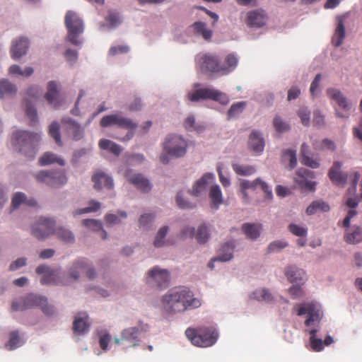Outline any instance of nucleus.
<instances>
[{
	"label": "nucleus",
	"instance_id": "nucleus-1",
	"mask_svg": "<svg viewBox=\"0 0 362 362\" xmlns=\"http://www.w3.org/2000/svg\"><path fill=\"white\" fill-rule=\"evenodd\" d=\"M201 305V300L194 297L192 291L187 288L171 289L161 298L162 308L169 314L184 313Z\"/></svg>",
	"mask_w": 362,
	"mask_h": 362
},
{
	"label": "nucleus",
	"instance_id": "nucleus-2",
	"mask_svg": "<svg viewBox=\"0 0 362 362\" xmlns=\"http://www.w3.org/2000/svg\"><path fill=\"white\" fill-rule=\"evenodd\" d=\"M40 140L39 134L27 131L17 130L12 135V144L16 150L24 154L30 160L35 158L36 147Z\"/></svg>",
	"mask_w": 362,
	"mask_h": 362
},
{
	"label": "nucleus",
	"instance_id": "nucleus-3",
	"mask_svg": "<svg viewBox=\"0 0 362 362\" xmlns=\"http://www.w3.org/2000/svg\"><path fill=\"white\" fill-rule=\"evenodd\" d=\"M187 338L192 344L200 347L214 345L218 339V333L212 327H201L197 329L188 327L185 331Z\"/></svg>",
	"mask_w": 362,
	"mask_h": 362
},
{
	"label": "nucleus",
	"instance_id": "nucleus-4",
	"mask_svg": "<svg viewBox=\"0 0 362 362\" xmlns=\"http://www.w3.org/2000/svg\"><path fill=\"white\" fill-rule=\"evenodd\" d=\"M100 125L102 127L117 126V127L127 129V134L121 139L123 141L132 139L134 134V130L137 127L136 122L128 117L122 116L121 114H112L103 117L100 121Z\"/></svg>",
	"mask_w": 362,
	"mask_h": 362
},
{
	"label": "nucleus",
	"instance_id": "nucleus-5",
	"mask_svg": "<svg viewBox=\"0 0 362 362\" xmlns=\"http://www.w3.org/2000/svg\"><path fill=\"white\" fill-rule=\"evenodd\" d=\"M64 23L68 30L66 40L74 45H80L81 40L79 35L84 29L82 20L75 12L69 11L66 13Z\"/></svg>",
	"mask_w": 362,
	"mask_h": 362
},
{
	"label": "nucleus",
	"instance_id": "nucleus-6",
	"mask_svg": "<svg viewBox=\"0 0 362 362\" xmlns=\"http://www.w3.org/2000/svg\"><path fill=\"white\" fill-rule=\"evenodd\" d=\"M187 98L192 102H197L200 100H211L219 102L221 104H226L228 102L226 94L210 87L199 88L193 92H189Z\"/></svg>",
	"mask_w": 362,
	"mask_h": 362
},
{
	"label": "nucleus",
	"instance_id": "nucleus-7",
	"mask_svg": "<svg viewBox=\"0 0 362 362\" xmlns=\"http://www.w3.org/2000/svg\"><path fill=\"white\" fill-rule=\"evenodd\" d=\"M197 67L202 73L221 74V62L218 57L211 53H199L195 58Z\"/></svg>",
	"mask_w": 362,
	"mask_h": 362
},
{
	"label": "nucleus",
	"instance_id": "nucleus-8",
	"mask_svg": "<svg viewBox=\"0 0 362 362\" xmlns=\"http://www.w3.org/2000/svg\"><path fill=\"white\" fill-rule=\"evenodd\" d=\"M187 142L178 135H169L163 143L164 151L170 156L180 158L187 152Z\"/></svg>",
	"mask_w": 362,
	"mask_h": 362
},
{
	"label": "nucleus",
	"instance_id": "nucleus-9",
	"mask_svg": "<svg viewBox=\"0 0 362 362\" xmlns=\"http://www.w3.org/2000/svg\"><path fill=\"white\" fill-rule=\"evenodd\" d=\"M327 96L344 110V113L339 112L336 109V115L338 117L347 119L349 117L351 109V104L347 98L338 89L329 88L327 90Z\"/></svg>",
	"mask_w": 362,
	"mask_h": 362
},
{
	"label": "nucleus",
	"instance_id": "nucleus-10",
	"mask_svg": "<svg viewBox=\"0 0 362 362\" xmlns=\"http://www.w3.org/2000/svg\"><path fill=\"white\" fill-rule=\"evenodd\" d=\"M35 179L39 182H43L52 187H60L67 182L65 173L60 171L42 170L35 175Z\"/></svg>",
	"mask_w": 362,
	"mask_h": 362
},
{
	"label": "nucleus",
	"instance_id": "nucleus-11",
	"mask_svg": "<svg viewBox=\"0 0 362 362\" xmlns=\"http://www.w3.org/2000/svg\"><path fill=\"white\" fill-rule=\"evenodd\" d=\"M54 221L48 218L40 217L32 227V235L38 240H43L54 233Z\"/></svg>",
	"mask_w": 362,
	"mask_h": 362
},
{
	"label": "nucleus",
	"instance_id": "nucleus-12",
	"mask_svg": "<svg viewBox=\"0 0 362 362\" xmlns=\"http://www.w3.org/2000/svg\"><path fill=\"white\" fill-rule=\"evenodd\" d=\"M170 282V274L166 269L154 267L148 272L146 283L160 289L166 288Z\"/></svg>",
	"mask_w": 362,
	"mask_h": 362
},
{
	"label": "nucleus",
	"instance_id": "nucleus-13",
	"mask_svg": "<svg viewBox=\"0 0 362 362\" xmlns=\"http://www.w3.org/2000/svg\"><path fill=\"white\" fill-rule=\"evenodd\" d=\"M297 315L299 316L307 315V319L305 321L307 327L319 325L321 320L320 309L312 303H305L303 306L298 305Z\"/></svg>",
	"mask_w": 362,
	"mask_h": 362
},
{
	"label": "nucleus",
	"instance_id": "nucleus-14",
	"mask_svg": "<svg viewBox=\"0 0 362 362\" xmlns=\"http://www.w3.org/2000/svg\"><path fill=\"white\" fill-rule=\"evenodd\" d=\"M141 329L139 327H129L122 332L121 338H115L116 344H123L125 348L134 347L139 343V334Z\"/></svg>",
	"mask_w": 362,
	"mask_h": 362
},
{
	"label": "nucleus",
	"instance_id": "nucleus-15",
	"mask_svg": "<svg viewBox=\"0 0 362 362\" xmlns=\"http://www.w3.org/2000/svg\"><path fill=\"white\" fill-rule=\"evenodd\" d=\"M315 177V173L308 169L300 168L296 173V182L302 188L309 191H314L315 182L312 180Z\"/></svg>",
	"mask_w": 362,
	"mask_h": 362
},
{
	"label": "nucleus",
	"instance_id": "nucleus-16",
	"mask_svg": "<svg viewBox=\"0 0 362 362\" xmlns=\"http://www.w3.org/2000/svg\"><path fill=\"white\" fill-rule=\"evenodd\" d=\"M180 235L181 238L194 237L197 242L202 244L205 243L209 238V230L205 224H202L198 227L197 233H195L194 228L186 226L182 230Z\"/></svg>",
	"mask_w": 362,
	"mask_h": 362
},
{
	"label": "nucleus",
	"instance_id": "nucleus-17",
	"mask_svg": "<svg viewBox=\"0 0 362 362\" xmlns=\"http://www.w3.org/2000/svg\"><path fill=\"white\" fill-rule=\"evenodd\" d=\"M86 272L87 276L92 279L95 276V272L93 268H88V264L85 259H79L75 261L69 269V276L74 280H77L81 272Z\"/></svg>",
	"mask_w": 362,
	"mask_h": 362
},
{
	"label": "nucleus",
	"instance_id": "nucleus-18",
	"mask_svg": "<svg viewBox=\"0 0 362 362\" xmlns=\"http://www.w3.org/2000/svg\"><path fill=\"white\" fill-rule=\"evenodd\" d=\"M36 273L42 274L40 283L46 284H57L59 283V272L52 269L47 265L41 264L36 268Z\"/></svg>",
	"mask_w": 362,
	"mask_h": 362
},
{
	"label": "nucleus",
	"instance_id": "nucleus-19",
	"mask_svg": "<svg viewBox=\"0 0 362 362\" xmlns=\"http://www.w3.org/2000/svg\"><path fill=\"white\" fill-rule=\"evenodd\" d=\"M37 302H40L39 296L29 294L18 300L13 301L11 305V309L13 311H23L35 307Z\"/></svg>",
	"mask_w": 362,
	"mask_h": 362
},
{
	"label": "nucleus",
	"instance_id": "nucleus-20",
	"mask_svg": "<svg viewBox=\"0 0 362 362\" xmlns=\"http://www.w3.org/2000/svg\"><path fill=\"white\" fill-rule=\"evenodd\" d=\"M92 181L94 183V187L96 189L105 188L111 189L113 188L114 183L111 177L101 170H97L92 177Z\"/></svg>",
	"mask_w": 362,
	"mask_h": 362
},
{
	"label": "nucleus",
	"instance_id": "nucleus-21",
	"mask_svg": "<svg viewBox=\"0 0 362 362\" xmlns=\"http://www.w3.org/2000/svg\"><path fill=\"white\" fill-rule=\"evenodd\" d=\"M240 187L241 189H255L257 187H260L261 189L264 192L265 197L268 199H272V192L271 189L269 188L267 183H266L264 181H263L260 178H257L256 180L250 182L248 180L243 181L240 183Z\"/></svg>",
	"mask_w": 362,
	"mask_h": 362
},
{
	"label": "nucleus",
	"instance_id": "nucleus-22",
	"mask_svg": "<svg viewBox=\"0 0 362 362\" xmlns=\"http://www.w3.org/2000/svg\"><path fill=\"white\" fill-rule=\"evenodd\" d=\"M62 122L66 125V129L71 132L74 140L78 141L83 138L84 129L77 122L71 118L64 117Z\"/></svg>",
	"mask_w": 362,
	"mask_h": 362
},
{
	"label": "nucleus",
	"instance_id": "nucleus-23",
	"mask_svg": "<svg viewBox=\"0 0 362 362\" xmlns=\"http://www.w3.org/2000/svg\"><path fill=\"white\" fill-rule=\"evenodd\" d=\"M267 17L263 11H252L247 13L246 23L249 27L260 28L266 24Z\"/></svg>",
	"mask_w": 362,
	"mask_h": 362
},
{
	"label": "nucleus",
	"instance_id": "nucleus-24",
	"mask_svg": "<svg viewBox=\"0 0 362 362\" xmlns=\"http://www.w3.org/2000/svg\"><path fill=\"white\" fill-rule=\"evenodd\" d=\"M310 152L308 144L303 143L300 148V162L303 165L311 168H317L320 166V160L310 156Z\"/></svg>",
	"mask_w": 362,
	"mask_h": 362
},
{
	"label": "nucleus",
	"instance_id": "nucleus-25",
	"mask_svg": "<svg viewBox=\"0 0 362 362\" xmlns=\"http://www.w3.org/2000/svg\"><path fill=\"white\" fill-rule=\"evenodd\" d=\"M28 48V40L26 38L21 37L13 42L11 48V57L17 59L26 54Z\"/></svg>",
	"mask_w": 362,
	"mask_h": 362
},
{
	"label": "nucleus",
	"instance_id": "nucleus-26",
	"mask_svg": "<svg viewBox=\"0 0 362 362\" xmlns=\"http://www.w3.org/2000/svg\"><path fill=\"white\" fill-rule=\"evenodd\" d=\"M46 100L54 107L57 108L60 105L59 93L57 84L55 81H49L47 86V91L45 95Z\"/></svg>",
	"mask_w": 362,
	"mask_h": 362
},
{
	"label": "nucleus",
	"instance_id": "nucleus-27",
	"mask_svg": "<svg viewBox=\"0 0 362 362\" xmlns=\"http://www.w3.org/2000/svg\"><path fill=\"white\" fill-rule=\"evenodd\" d=\"M129 182L134 185L138 189L148 192L151 189V185L149 181L145 178L141 174H134L132 175H126Z\"/></svg>",
	"mask_w": 362,
	"mask_h": 362
},
{
	"label": "nucleus",
	"instance_id": "nucleus-28",
	"mask_svg": "<svg viewBox=\"0 0 362 362\" xmlns=\"http://www.w3.org/2000/svg\"><path fill=\"white\" fill-rule=\"evenodd\" d=\"M90 323L88 317L86 314L83 316H76L73 322V331L76 334H84L88 332Z\"/></svg>",
	"mask_w": 362,
	"mask_h": 362
},
{
	"label": "nucleus",
	"instance_id": "nucleus-29",
	"mask_svg": "<svg viewBox=\"0 0 362 362\" xmlns=\"http://www.w3.org/2000/svg\"><path fill=\"white\" fill-rule=\"evenodd\" d=\"M214 179V177L213 174H204L193 186L192 194L197 197L200 195L202 192L206 190L207 185L211 183Z\"/></svg>",
	"mask_w": 362,
	"mask_h": 362
},
{
	"label": "nucleus",
	"instance_id": "nucleus-30",
	"mask_svg": "<svg viewBox=\"0 0 362 362\" xmlns=\"http://www.w3.org/2000/svg\"><path fill=\"white\" fill-rule=\"evenodd\" d=\"M345 35L346 32L344 23V18L342 17H338L337 26L335 29L334 34L332 37V44L335 47H339L343 43Z\"/></svg>",
	"mask_w": 362,
	"mask_h": 362
},
{
	"label": "nucleus",
	"instance_id": "nucleus-31",
	"mask_svg": "<svg viewBox=\"0 0 362 362\" xmlns=\"http://www.w3.org/2000/svg\"><path fill=\"white\" fill-rule=\"evenodd\" d=\"M285 275L291 283H298L303 280L305 272L292 265L286 268Z\"/></svg>",
	"mask_w": 362,
	"mask_h": 362
},
{
	"label": "nucleus",
	"instance_id": "nucleus-32",
	"mask_svg": "<svg viewBox=\"0 0 362 362\" xmlns=\"http://www.w3.org/2000/svg\"><path fill=\"white\" fill-rule=\"evenodd\" d=\"M250 298L257 301L272 303L274 300L272 293L267 288H260L256 289L250 295Z\"/></svg>",
	"mask_w": 362,
	"mask_h": 362
},
{
	"label": "nucleus",
	"instance_id": "nucleus-33",
	"mask_svg": "<svg viewBox=\"0 0 362 362\" xmlns=\"http://www.w3.org/2000/svg\"><path fill=\"white\" fill-rule=\"evenodd\" d=\"M249 146L253 151L256 153H260L264 150V139L259 136L258 132H253L250 134L249 139Z\"/></svg>",
	"mask_w": 362,
	"mask_h": 362
},
{
	"label": "nucleus",
	"instance_id": "nucleus-34",
	"mask_svg": "<svg viewBox=\"0 0 362 362\" xmlns=\"http://www.w3.org/2000/svg\"><path fill=\"white\" fill-rule=\"evenodd\" d=\"M194 35L202 36L204 40H209L212 37V31L206 28L205 23L197 21L192 25Z\"/></svg>",
	"mask_w": 362,
	"mask_h": 362
},
{
	"label": "nucleus",
	"instance_id": "nucleus-35",
	"mask_svg": "<svg viewBox=\"0 0 362 362\" xmlns=\"http://www.w3.org/2000/svg\"><path fill=\"white\" fill-rule=\"evenodd\" d=\"M261 229V224L247 223L242 226V230L247 238L252 240H255L260 235Z\"/></svg>",
	"mask_w": 362,
	"mask_h": 362
},
{
	"label": "nucleus",
	"instance_id": "nucleus-36",
	"mask_svg": "<svg viewBox=\"0 0 362 362\" xmlns=\"http://www.w3.org/2000/svg\"><path fill=\"white\" fill-rule=\"evenodd\" d=\"M330 209L329 204L322 200L313 201L307 208L308 215H313L317 212H327Z\"/></svg>",
	"mask_w": 362,
	"mask_h": 362
},
{
	"label": "nucleus",
	"instance_id": "nucleus-37",
	"mask_svg": "<svg viewBox=\"0 0 362 362\" xmlns=\"http://www.w3.org/2000/svg\"><path fill=\"white\" fill-rule=\"evenodd\" d=\"M238 65V59L233 54H229L225 59V62L221 64V74L226 75L233 71Z\"/></svg>",
	"mask_w": 362,
	"mask_h": 362
},
{
	"label": "nucleus",
	"instance_id": "nucleus-38",
	"mask_svg": "<svg viewBox=\"0 0 362 362\" xmlns=\"http://www.w3.org/2000/svg\"><path fill=\"white\" fill-rule=\"evenodd\" d=\"M55 163L62 166L65 165V161L63 158L49 152L44 153L39 159V164L40 165H47Z\"/></svg>",
	"mask_w": 362,
	"mask_h": 362
},
{
	"label": "nucleus",
	"instance_id": "nucleus-39",
	"mask_svg": "<svg viewBox=\"0 0 362 362\" xmlns=\"http://www.w3.org/2000/svg\"><path fill=\"white\" fill-rule=\"evenodd\" d=\"M234 248L235 245L233 242H228L223 245L219 250L218 259L221 262H226L231 259Z\"/></svg>",
	"mask_w": 362,
	"mask_h": 362
},
{
	"label": "nucleus",
	"instance_id": "nucleus-40",
	"mask_svg": "<svg viewBox=\"0 0 362 362\" xmlns=\"http://www.w3.org/2000/svg\"><path fill=\"white\" fill-rule=\"evenodd\" d=\"M17 91L15 85L12 84L7 79H2L0 81V98H2L5 96H11Z\"/></svg>",
	"mask_w": 362,
	"mask_h": 362
},
{
	"label": "nucleus",
	"instance_id": "nucleus-41",
	"mask_svg": "<svg viewBox=\"0 0 362 362\" xmlns=\"http://www.w3.org/2000/svg\"><path fill=\"white\" fill-rule=\"evenodd\" d=\"M319 329L315 328L311 329L309 331L310 334V345L313 351L319 352L323 350L324 349V343L321 339H318L316 337V333L318 332Z\"/></svg>",
	"mask_w": 362,
	"mask_h": 362
},
{
	"label": "nucleus",
	"instance_id": "nucleus-42",
	"mask_svg": "<svg viewBox=\"0 0 362 362\" xmlns=\"http://www.w3.org/2000/svg\"><path fill=\"white\" fill-rule=\"evenodd\" d=\"M344 240L349 244H356L362 240V228L354 226L351 233H346L344 235Z\"/></svg>",
	"mask_w": 362,
	"mask_h": 362
},
{
	"label": "nucleus",
	"instance_id": "nucleus-43",
	"mask_svg": "<svg viewBox=\"0 0 362 362\" xmlns=\"http://www.w3.org/2000/svg\"><path fill=\"white\" fill-rule=\"evenodd\" d=\"M82 223L88 228L95 231H100V236L103 239H105L107 238V233L103 229V225L100 221L95 219H83L82 221Z\"/></svg>",
	"mask_w": 362,
	"mask_h": 362
},
{
	"label": "nucleus",
	"instance_id": "nucleus-44",
	"mask_svg": "<svg viewBox=\"0 0 362 362\" xmlns=\"http://www.w3.org/2000/svg\"><path fill=\"white\" fill-rule=\"evenodd\" d=\"M98 145L101 149L109 150L117 156L119 155L122 150L119 145L108 139L100 140Z\"/></svg>",
	"mask_w": 362,
	"mask_h": 362
},
{
	"label": "nucleus",
	"instance_id": "nucleus-45",
	"mask_svg": "<svg viewBox=\"0 0 362 362\" xmlns=\"http://www.w3.org/2000/svg\"><path fill=\"white\" fill-rule=\"evenodd\" d=\"M54 234L61 240L70 243L74 241V235L71 231L63 228L59 227L54 230Z\"/></svg>",
	"mask_w": 362,
	"mask_h": 362
},
{
	"label": "nucleus",
	"instance_id": "nucleus-46",
	"mask_svg": "<svg viewBox=\"0 0 362 362\" xmlns=\"http://www.w3.org/2000/svg\"><path fill=\"white\" fill-rule=\"evenodd\" d=\"M23 344L18 331H13L9 334V340L5 344L7 350H13Z\"/></svg>",
	"mask_w": 362,
	"mask_h": 362
},
{
	"label": "nucleus",
	"instance_id": "nucleus-47",
	"mask_svg": "<svg viewBox=\"0 0 362 362\" xmlns=\"http://www.w3.org/2000/svg\"><path fill=\"white\" fill-rule=\"evenodd\" d=\"M209 197L212 202V205L214 206L216 209H218V206L222 204V193L218 185H214L211 187L209 192Z\"/></svg>",
	"mask_w": 362,
	"mask_h": 362
},
{
	"label": "nucleus",
	"instance_id": "nucleus-48",
	"mask_svg": "<svg viewBox=\"0 0 362 362\" xmlns=\"http://www.w3.org/2000/svg\"><path fill=\"white\" fill-rule=\"evenodd\" d=\"M26 203L29 206H35V202L34 200L26 201L25 194L22 192H17L12 198L11 205L13 209H17L21 204Z\"/></svg>",
	"mask_w": 362,
	"mask_h": 362
},
{
	"label": "nucleus",
	"instance_id": "nucleus-49",
	"mask_svg": "<svg viewBox=\"0 0 362 362\" xmlns=\"http://www.w3.org/2000/svg\"><path fill=\"white\" fill-rule=\"evenodd\" d=\"M168 226H163L159 229L153 242V245L156 247H162L167 245V242L165 238L168 233Z\"/></svg>",
	"mask_w": 362,
	"mask_h": 362
},
{
	"label": "nucleus",
	"instance_id": "nucleus-50",
	"mask_svg": "<svg viewBox=\"0 0 362 362\" xmlns=\"http://www.w3.org/2000/svg\"><path fill=\"white\" fill-rule=\"evenodd\" d=\"M184 127L188 131H195L200 132L204 129V126L196 123L193 115H189L184 122Z\"/></svg>",
	"mask_w": 362,
	"mask_h": 362
},
{
	"label": "nucleus",
	"instance_id": "nucleus-51",
	"mask_svg": "<svg viewBox=\"0 0 362 362\" xmlns=\"http://www.w3.org/2000/svg\"><path fill=\"white\" fill-rule=\"evenodd\" d=\"M313 148L317 151L330 150L334 151L336 146L334 143L328 139H325L320 142H315L313 144Z\"/></svg>",
	"mask_w": 362,
	"mask_h": 362
},
{
	"label": "nucleus",
	"instance_id": "nucleus-52",
	"mask_svg": "<svg viewBox=\"0 0 362 362\" xmlns=\"http://www.w3.org/2000/svg\"><path fill=\"white\" fill-rule=\"evenodd\" d=\"M39 299H40V302H37L35 307L40 308L42 311L48 316L54 315L55 313L54 308L52 305H48L47 298L39 296Z\"/></svg>",
	"mask_w": 362,
	"mask_h": 362
},
{
	"label": "nucleus",
	"instance_id": "nucleus-53",
	"mask_svg": "<svg viewBox=\"0 0 362 362\" xmlns=\"http://www.w3.org/2000/svg\"><path fill=\"white\" fill-rule=\"evenodd\" d=\"M90 206L83 209H80L75 210L73 211V216H76L78 215H81L83 214L95 212L97 211L100 208V203L98 202H95L92 200L89 203Z\"/></svg>",
	"mask_w": 362,
	"mask_h": 362
},
{
	"label": "nucleus",
	"instance_id": "nucleus-54",
	"mask_svg": "<svg viewBox=\"0 0 362 362\" xmlns=\"http://www.w3.org/2000/svg\"><path fill=\"white\" fill-rule=\"evenodd\" d=\"M233 170L240 175H251L255 172V168L251 165H233Z\"/></svg>",
	"mask_w": 362,
	"mask_h": 362
},
{
	"label": "nucleus",
	"instance_id": "nucleus-55",
	"mask_svg": "<svg viewBox=\"0 0 362 362\" xmlns=\"http://www.w3.org/2000/svg\"><path fill=\"white\" fill-rule=\"evenodd\" d=\"M49 133L58 146L62 145L59 132V124L57 122H54L49 125Z\"/></svg>",
	"mask_w": 362,
	"mask_h": 362
},
{
	"label": "nucleus",
	"instance_id": "nucleus-56",
	"mask_svg": "<svg viewBox=\"0 0 362 362\" xmlns=\"http://www.w3.org/2000/svg\"><path fill=\"white\" fill-rule=\"evenodd\" d=\"M33 69L32 67H26L23 71L21 69V67L18 65H12L9 68V74H18L22 76L28 77L33 74Z\"/></svg>",
	"mask_w": 362,
	"mask_h": 362
},
{
	"label": "nucleus",
	"instance_id": "nucleus-57",
	"mask_svg": "<svg viewBox=\"0 0 362 362\" xmlns=\"http://www.w3.org/2000/svg\"><path fill=\"white\" fill-rule=\"evenodd\" d=\"M298 116L300 117L301 123L304 126H309L310 122V112L306 107H301L297 112Z\"/></svg>",
	"mask_w": 362,
	"mask_h": 362
},
{
	"label": "nucleus",
	"instance_id": "nucleus-58",
	"mask_svg": "<svg viewBox=\"0 0 362 362\" xmlns=\"http://www.w3.org/2000/svg\"><path fill=\"white\" fill-rule=\"evenodd\" d=\"M246 105V103L244 101L238 102L233 104L230 109L228 110V115L229 117H233L238 115L240 113L243 112L245 107Z\"/></svg>",
	"mask_w": 362,
	"mask_h": 362
},
{
	"label": "nucleus",
	"instance_id": "nucleus-59",
	"mask_svg": "<svg viewBox=\"0 0 362 362\" xmlns=\"http://www.w3.org/2000/svg\"><path fill=\"white\" fill-rule=\"evenodd\" d=\"M289 231L298 237H305L307 235V229L300 226L291 223L288 226Z\"/></svg>",
	"mask_w": 362,
	"mask_h": 362
},
{
	"label": "nucleus",
	"instance_id": "nucleus-60",
	"mask_svg": "<svg viewBox=\"0 0 362 362\" xmlns=\"http://www.w3.org/2000/svg\"><path fill=\"white\" fill-rule=\"evenodd\" d=\"M284 157L288 158L289 160V167L291 169L294 168L297 165L296 152L294 150H286L284 153Z\"/></svg>",
	"mask_w": 362,
	"mask_h": 362
},
{
	"label": "nucleus",
	"instance_id": "nucleus-61",
	"mask_svg": "<svg viewBox=\"0 0 362 362\" xmlns=\"http://www.w3.org/2000/svg\"><path fill=\"white\" fill-rule=\"evenodd\" d=\"M273 123L275 129L279 132H284L289 129L288 124L283 122L279 117H276Z\"/></svg>",
	"mask_w": 362,
	"mask_h": 362
},
{
	"label": "nucleus",
	"instance_id": "nucleus-62",
	"mask_svg": "<svg viewBox=\"0 0 362 362\" xmlns=\"http://www.w3.org/2000/svg\"><path fill=\"white\" fill-rule=\"evenodd\" d=\"M26 115L30 118L32 122H35L37 120V114L36 109L30 102L26 103Z\"/></svg>",
	"mask_w": 362,
	"mask_h": 362
},
{
	"label": "nucleus",
	"instance_id": "nucleus-63",
	"mask_svg": "<svg viewBox=\"0 0 362 362\" xmlns=\"http://www.w3.org/2000/svg\"><path fill=\"white\" fill-rule=\"evenodd\" d=\"M106 21L110 23L111 27H115L121 22L118 13L110 11L106 18Z\"/></svg>",
	"mask_w": 362,
	"mask_h": 362
},
{
	"label": "nucleus",
	"instance_id": "nucleus-64",
	"mask_svg": "<svg viewBox=\"0 0 362 362\" xmlns=\"http://www.w3.org/2000/svg\"><path fill=\"white\" fill-rule=\"evenodd\" d=\"M287 243L281 240H275L271 243L268 247L269 252L279 251L287 246Z\"/></svg>",
	"mask_w": 362,
	"mask_h": 362
}]
</instances>
